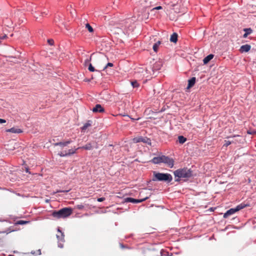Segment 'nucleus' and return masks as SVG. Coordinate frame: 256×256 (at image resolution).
I'll return each mask as SVG.
<instances>
[{
  "label": "nucleus",
  "mask_w": 256,
  "mask_h": 256,
  "mask_svg": "<svg viewBox=\"0 0 256 256\" xmlns=\"http://www.w3.org/2000/svg\"><path fill=\"white\" fill-rule=\"evenodd\" d=\"M163 156H160L154 157L152 160V162L154 164H158L162 162Z\"/></svg>",
  "instance_id": "nucleus-10"
},
{
  "label": "nucleus",
  "mask_w": 256,
  "mask_h": 256,
  "mask_svg": "<svg viewBox=\"0 0 256 256\" xmlns=\"http://www.w3.org/2000/svg\"><path fill=\"white\" fill-rule=\"evenodd\" d=\"M231 144V142L229 140H226L224 146H228Z\"/></svg>",
  "instance_id": "nucleus-28"
},
{
  "label": "nucleus",
  "mask_w": 256,
  "mask_h": 256,
  "mask_svg": "<svg viewBox=\"0 0 256 256\" xmlns=\"http://www.w3.org/2000/svg\"><path fill=\"white\" fill-rule=\"evenodd\" d=\"M133 142L135 143L143 142L144 143L147 144L149 145L151 144L150 140L148 138L146 137H142V136L136 137L133 139Z\"/></svg>",
  "instance_id": "nucleus-5"
},
{
  "label": "nucleus",
  "mask_w": 256,
  "mask_h": 256,
  "mask_svg": "<svg viewBox=\"0 0 256 256\" xmlns=\"http://www.w3.org/2000/svg\"><path fill=\"white\" fill-rule=\"evenodd\" d=\"M35 8V6L34 4H32L31 6H29V8L28 9V10H32V11L34 10V8Z\"/></svg>",
  "instance_id": "nucleus-29"
},
{
  "label": "nucleus",
  "mask_w": 256,
  "mask_h": 256,
  "mask_svg": "<svg viewBox=\"0 0 256 256\" xmlns=\"http://www.w3.org/2000/svg\"><path fill=\"white\" fill-rule=\"evenodd\" d=\"M7 36L6 34H4V36H2V37H0V40H3V39H4L6 38Z\"/></svg>",
  "instance_id": "nucleus-37"
},
{
  "label": "nucleus",
  "mask_w": 256,
  "mask_h": 256,
  "mask_svg": "<svg viewBox=\"0 0 256 256\" xmlns=\"http://www.w3.org/2000/svg\"><path fill=\"white\" fill-rule=\"evenodd\" d=\"M214 58V55L212 54H210L206 56L203 60V62L204 64H208L212 58Z\"/></svg>",
  "instance_id": "nucleus-17"
},
{
  "label": "nucleus",
  "mask_w": 256,
  "mask_h": 256,
  "mask_svg": "<svg viewBox=\"0 0 256 256\" xmlns=\"http://www.w3.org/2000/svg\"><path fill=\"white\" fill-rule=\"evenodd\" d=\"M162 162L167 164L170 168H172L174 164L173 159L165 156H163Z\"/></svg>",
  "instance_id": "nucleus-8"
},
{
  "label": "nucleus",
  "mask_w": 256,
  "mask_h": 256,
  "mask_svg": "<svg viewBox=\"0 0 256 256\" xmlns=\"http://www.w3.org/2000/svg\"><path fill=\"white\" fill-rule=\"evenodd\" d=\"M154 180L164 181L170 182L172 180V176L169 174H163L160 172H154Z\"/></svg>",
  "instance_id": "nucleus-3"
},
{
  "label": "nucleus",
  "mask_w": 256,
  "mask_h": 256,
  "mask_svg": "<svg viewBox=\"0 0 256 256\" xmlns=\"http://www.w3.org/2000/svg\"><path fill=\"white\" fill-rule=\"evenodd\" d=\"M132 85L134 88H135L138 86V84L136 82H132Z\"/></svg>",
  "instance_id": "nucleus-27"
},
{
  "label": "nucleus",
  "mask_w": 256,
  "mask_h": 256,
  "mask_svg": "<svg viewBox=\"0 0 256 256\" xmlns=\"http://www.w3.org/2000/svg\"><path fill=\"white\" fill-rule=\"evenodd\" d=\"M80 148H78L76 149H70L68 150V151H66V150H64V151H63V152H60L58 153V155L61 156V157H64V156H70L72 154H75L76 152V151L77 150Z\"/></svg>",
  "instance_id": "nucleus-7"
},
{
  "label": "nucleus",
  "mask_w": 256,
  "mask_h": 256,
  "mask_svg": "<svg viewBox=\"0 0 256 256\" xmlns=\"http://www.w3.org/2000/svg\"><path fill=\"white\" fill-rule=\"evenodd\" d=\"M154 2V0H144L143 4L144 7L149 8L152 5V3Z\"/></svg>",
  "instance_id": "nucleus-15"
},
{
  "label": "nucleus",
  "mask_w": 256,
  "mask_h": 256,
  "mask_svg": "<svg viewBox=\"0 0 256 256\" xmlns=\"http://www.w3.org/2000/svg\"><path fill=\"white\" fill-rule=\"evenodd\" d=\"M7 26H10V24H7Z\"/></svg>",
  "instance_id": "nucleus-43"
},
{
  "label": "nucleus",
  "mask_w": 256,
  "mask_h": 256,
  "mask_svg": "<svg viewBox=\"0 0 256 256\" xmlns=\"http://www.w3.org/2000/svg\"><path fill=\"white\" fill-rule=\"evenodd\" d=\"M150 196V195L149 194L148 196H147L145 198H142V199H135V198H125V202H132V203L141 202H142L146 200Z\"/></svg>",
  "instance_id": "nucleus-6"
},
{
  "label": "nucleus",
  "mask_w": 256,
  "mask_h": 256,
  "mask_svg": "<svg viewBox=\"0 0 256 256\" xmlns=\"http://www.w3.org/2000/svg\"><path fill=\"white\" fill-rule=\"evenodd\" d=\"M178 140L179 143L182 144L186 142V138L182 136H180L178 137Z\"/></svg>",
  "instance_id": "nucleus-23"
},
{
  "label": "nucleus",
  "mask_w": 256,
  "mask_h": 256,
  "mask_svg": "<svg viewBox=\"0 0 256 256\" xmlns=\"http://www.w3.org/2000/svg\"><path fill=\"white\" fill-rule=\"evenodd\" d=\"M160 42L158 41L154 44L152 48L155 52H157L158 48L159 46L160 45Z\"/></svg>",
  "instance_id": "nucleus-22"
},
{
  "label": "nucleus",
  "mask_w": 256,
  "mask_h": 256,
  "mask_svg": "<svg viewBox=\"0 0 256 256\" xmlns=\"http://www.w3.org/2000/svg\"><path fill=\"white\" fill-rule=\"evenodd\" d=\"M90 60H91V58H90L86 59L85 60V64L89 63V62L90 61Z\"/></svg>",
  "instance_id": "nucleus-35"
},
{
  "label": "nucleus",
  "mask_w": 256,
  "mask_h": 256,
  "mask_svg": "<svg viewBox=\"0 0 256 256\" xmlns=\"http://www.w3.org/2000/svg\"><path fill=\"white\" fill-rule=\"evenodd\" d=\"M244 30L245 32V33L243 36V37L244 38H246L248 36V34H250L252 32V30L250 28H244Z\"/></svg>",
  "instance_id": "nucleus-21"
},
{
  "label": "nucleus",
  "mask_w": 256,
  "mask_h": 256,
  "mask_svg": "<svg viewBox=\"0 0 256 256\" xmlns=\"http://www.w3.org/2000/svg\"><path fill=\"white\" fill-rule=\"evenodd\" d=\"M6 122V120H5L0 118V124L5 123Z\"/></svg>",
  "instance_id": "nucleus-36"
},
{
  "label": "nucleus",
  "mask_w": 256,
  "mask_h": 256,
  "mask_svg": "<svg viewBox=\"0 0 256 256\" xmlns=\"http://www.w3.org/2000/svg\"><path fill=\"white\" fill-rule=\"evenodd\" d=\"M90 126L89 124H85L82 127V130H86L87 128Z\"/></svg>",
  "instance_id": "nucleus-31"
},
{
  "label": "nucleus",
  "mask_w": 256,
  "mask_h": 256,
  "mask_svg": "<svg viewBox=\"0 0 256 256\" xmlns=\"http://www.w3.org/2000/svg\"><path fill=\"white\" fill-rule=\"evenodd\" d=\"M176 178H178L176 181H178L180 178H188L192 176V171L188 168H180L176 170L174 172Z\"/></svg>",
  "instance_id": "nucleus-2"
},
{
  "label": "nucleus",
  "mask_w": 256,
  "mask_h": 256,
  "mask_svg": "<svg viewBox=\"0 0 256 256\" xmlns=\"http://www.w3.org/2000/svg\"><path fill=\"white\" fill-rule=\"evenodd\" d=\"M250 48H251V46L250 45L244 44V45L241 46V47L240 48V50L242 52H248L250 50Z\"/></svg>",
  "instance_id": "nucleus-11"
},
{
  "label": "nucleus",
  "mask_w": 256,
  "mask_h": 256,
  "mask_svg": "<svg viewBox=\"0 0 256 256\" xmlns=\"http://www.w3.org/2000/svg\"><path fill=\"white\" fill-rule=\"evenodd\" d=\"M88 69L90 72H94L95 71V69L94 66H92V64H89Z\"/></svg>",
  "instance_id": "nucleus-25"
},
{
  "label": "nucleus",
  "mask_w": 256,
  "mask_h": 256,
  "mask_svg": "<svg viewBox=\"0 0 256 256\" xmlns=\"http://www.w3.org/2000/svg\"><path fill=\"white\" fill-rule=\"evenodd\" d=\"M94 112H104V108L100 104H97L92 110Z\"/></svg>",
  "instance_id": "nucleus-9"
},
{
  "label": "nucleus",
  "mask_w": 256,
  "mask_h": 256,
  "mask_svg": "<svg viewBox=\"0 0 256 256\" xmlns=\"http://www.w3.org/2000/svg\"><path fill=\"white\" fill-rule=\"evenodd\" d=\"M162 8V7L161 6H156V7H155V8H154L152 10H161Z\"/></svg>",
  "instance_id": "nucleus-30"
},
{
  "label": "nucleus",
  "mask_w": 256,
  "mask_h": 256,
  "mask_svg": "<svg viewBox=\"0 0 256 256\" xmlns=\"http://www.w3.org/2000/svg\"><path fill=\"white\" fill-rule=\"evenodd\" d=\"M113 64L111 62H108L107 64L104 67V70H106L108 67H112L113 66Z\"/></svg>",
  "instance_id": "nucleus-26"
},
{
  "label": "nucleus",
  "mask_w": 256,
  "mask_h": 256,
  "mask_svg": "<svg viewBox=\"0 0 256 256\" xmlns=\"http://www.w3.org/2000/svg\"><path fill=\"white\" fill-rule=\"evenodd\" d=\"M72 142V140H69L64 142H60L54 144V146H60L62 147H64L66 146L68 144H70Z\"/></svg>",
  "instance_id": "nucleus-16"
},
{
  "label": "nucleus",
  "mask_w": 256,
  "mask_h": 256,
  "mask_svg": "<svg viewBox=\"0 0 256 256\" xmlns=\"http://www.w3.org/2000/svg\"><path fill=\"white\" fill-rule=\"evenodd\" d=\"M196 82V78L193 77L188 80V88H189L192 87Z\"/></svg>",
  "instance_id": "nucleus-19"
},
{
  "label": "nucleus",
  "mask_w": 256,
  "mask_h": 256,
  "mask_svg": "<svg viewBox=\"0 0 256 256\" xmlns=\"http://www.w3.org/2000/svg\"><path fill=\"white\" fill-rule=\"evenodd\" d=\"M38 254H41V252H40V250H38Z\"/></svg>",
  "instance_id": "nucleus-41"
},
{
  "label": "nucleus",
  "mask_w": 256,
  "mask_h": 256,
  "mask_svg": "<svg viewBox=\"0 0 256 256\" xmlns=\"http://www.w3.org/2000/svg\"><path fill=\"white\" fill-rule=\"evenodd\" d=\"M72 212V210L70 208H64L58 211H54L52 216L56 218H66L70 216Z\"/></svg>",
  "instance_id": "nucleus-1"
},
{
  "label": "nucleus",
  "mask_w": 256,
  "mask_h": 256,
  "mask_svg": "<svg viewBox=\"0 0 256 256\" xmlns=\"http://www.w3.org/2000/svg\"><path fill=\"white\" fill-rule=\"evenodd\" d=\"M6 132L14 134H19L22 132V130L20 128H11L8 129L6 130Z\"/></svg>",
  "instance_id": "nucleus-13"
},
{
  "label": "nucleus",
  "mask_w": 256,
  "mask_h": 256,
  "mask_svg": "<svg viewBox=\"0 0 256 256\" xmlns=\"http://www.w3.org/2000/svg\"><path fill=\"white\" fill-rule=\"evenodd\" d=\"M248 204H240L237 206L235 208H232L228 210L224 215V218H227L230 215H232L235 213L236 212L246 208L248 206Z\"/></svg>",
  "instance_id": "nucleus-4"
},
{
  "label": "nucleus",
  "mask_w": 256,
  "mask_h": 256,
  "mask_svg": "<svg viewBox=\"0 0 256 256\" xmlns=\"http://www.w3.org/2000/svg\"><path fill=\"white\" fill-rule=\"evenodd\" d=\"M26 172H29L28 169V168H26Z\"/></svg>",
  "instance_id": "nucleus-40"
},
{
  "label": "nucleus",
  "mask_w": 256,
  "mask_h": 256,
  "mask_svg": "<svg viewBox=\"0 0 256 256\" xmlns=\"http://www.w3.org/2000/svg\"><path fill=\"white\" fill-rule=\"evenodd\" d=\"M86 28L88 30L89 32H93L94 30L89 24H86Z\"/></svg>",
  "instance_id": "nucleus-24"
},
{
  "label": "nucleus",
  "mask_w": 256,
  "mask_h": 256,
  "mask_svg": "<svg viewBox=\"0 0 256 256\" xmlns=\"http://www.w3.org/2000/svg\"><path fill=\"white\" fill-rule=\"evenodd\" d=\"M58 247L62 248L63 247V245L62 244L60 243L58 244Z\"/></svg>",
  "instance_id": "nucleus-39"
},
{
  "label": "nucleus",
  "mask_w": 256,
  "mask_h": 256,
  "mask_svg": "<svg viewBox=\"0 0 256 256\" xmlns=\"http://www.w3.org/2000/svg\"><path fill=\"white\" fill-rule=\"evenodd\" d=\"M58 234H56V238L58 240V242L62 241L64 242V234L62 232V231L60 230L59 228L58 230Z\"/></svg>",
  "instance_id": "nucleus-14"
},
{
  "label": "nucleus",
  "mask_w": 256,
  "mask_h": 256,
  "mask_svg": "<svg viewBox=\"0 0 256 256\" xmlns=\"http://www.w3.org/2000/svg\"><path fill=\"white\" fill-rule=\"evenodd\" d=\"M170 40L171 42H176L178 40V34L176 33H174L170 36Z\"/></svg>",
  "instance_id": "nucleus-20"
},
{
  "label": "nucleus",
  "mask_w": 256,
  "mask_h": 256,
  "mask_svg": "<svg viewBox=\"0 0 256 256\" xmlns=\"http://www.w3.org/2000/svg\"><path fill=\"white\" fill-rule=\"evenodd\" d=\"M93 147H94L93 144L92 143L90 142V143L86 144L85 146H84L82 147H80V148H83V149H84L86 150H91L92 149Z\"/></svg>",
  "instance_id": "nucleus-18"
},
{
  "label": "nucleus",
  "mask_w": 256,
  "mask_h": 256,
  "mask_svg": "<svg viewBox=\"0 0 256 256\" xmlns=\"http://www.w3.org/2000/svg\"><path fill=\"white\" fill-rule=\"evenodd\" d=\"M143 193V192H142L140 193V196Z\"/></svg>",
  "instance_id": "nucleus-42"
},
{
  "label": "nucleus",
  "mask_w": 256,
  "mask_h": 256,
  "mask_svg": "<svg viewBox=\"0 0 256 256\" xmlns=\"http://www.w3.org/2000/svg\"><path fill=\"white\" fill-rule=\"evenodd\" d=\"M105 200L104 198H98V201L99 202H103Z\"/></svg>",
  "instance_id": "nucleus-34"
},
{
  "label": "nucleus",
  "mask_w": 256,
  "mask_h": 256,
  "mask_svg": "<svg viewBox=\"0 0 256 256\" xmlns=\"http://www.w3.org/2000/svg\"><path fill=\"white\" fill-rule=\"evenodd\" d=\"M28 222H27V221L20 220L18 222V224H27Z\"/></svg>",
  "instance_id": "nucleus-32"
},
{
  "label": "nucleus",
  "mask_w": 256,
  "mask_h": 256,
  "mask_svg": "<svg viewBox=\"0 0 256 256\" xmlns=\"http://www.w3.org/2000/svg\"><path fill=\"white\" fill-rule=\"evenodd\" d=\"M48 42L50 45H52L54 42L52 40H48Z\"/></svg>",
  "instance_id": "nucleus-33"
},
{
  "label": "nucleus",
  "mask_w": 256,
  "mask_h": 256,
  "mask_svg": "<svg viewBox=\"0 0 256 256\" xmlns=\"http://www.w3.org/2000/svg\"><path fill=\"white\" fill-rule=\"evenodd\" d=\"M162 64V62L158 61L156 62V63L154 64L152 69L154 70H158L160 69Z\"/></svg>",
  "instance_id": "nucleus-12"
},
{
  "label": "nucleus",
  "mask_w": 256,
  "mask_h": 256,
  "mask_svg": "<svg viewBox=\"0 0 256 256\" xmlns=\"http://www.w3.org/2000/svg\"><path fill=\"white\" fill-rule=\"evenodd\" d=\"M248 134H256V132H248Z\"/></svg>",
  "instance_id": "nucleus-38"
}]
</instances>
